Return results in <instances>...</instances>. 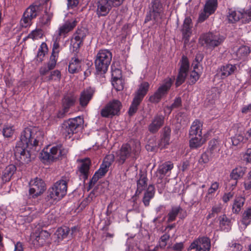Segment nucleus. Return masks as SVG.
Returning <instances> with one entry per match:
<instances>
[{"instance_id":"nucleus-1","label":"nucleus","mask_w":251,"mask_h":251,"mask_svg":"<svg viewBox=\"0 0 251 251\" xmlns=\"http://www.w3.org/2000/svg\"><path fill=\"white\" fill-rule=\"evenodd\" d=\"M44 133L37 127L29 126L21 132L20 140L17 143L28 147H36L43 141Z\"/></svg>"},{"instance_id":"nucleus-2","label":"nucleus","mask_w":251,"mask_h":251,"mask_svg":"<svg viewBox=\"0 0 251 251\" xmlns=\"http://www.w3.org/2000/svg\"><path fill=\"white\" fill-rule=\"evenodd\" d=\"M140 150V145L137 143L123 144L120 150L116 152V160L120 164H124L128 158L135 161L137 158Z\"/></svg>"},{"instance_id":"nucleus-3","label":"nucleus","mask_w":251,"mask_h":251,"mask_svg":"<svg viewBox=\"0 0 251 251\" xmlns=\"http://www.w3.org/2000/svg\"><path fill=\"white\" fill-rule=\"evenodd\" d=\"M69 179L66 176H62L57 181L47 192L46 200L58 201L62 199L67 194V183Z\"/></svg>"},{"instance_id":"nucleus-4","label":"nucleus","mask_w":251,"mask_h":251,"mask_svg":"<svg viewBox=\"0 0 251 251\" xmlns=\"http://www.w3.org/2000/svg\"><path fill=\"white\" fill-rule=\"evenodd\" d=\"M68 151L61 145L53 146L49 149H44L40 153V157L42 160L49 162H53L62 159L65 157Z\"/></svg>"},{"instance_id":"nucleus-5","label":"nucleus","mask_w":251,"mask_h":251,"mask_svg":"<svg viewBox=\"0 0 251 251\" xmlns=\"http://www.w3.org/2000/svg\"><path fill=\"white\" fill-rule=\"evenodd\" d=\"M112 53L107 50H101L97 53L95 65L97 72L100 73H105L112 60Z\"/></svg>"},{"instance_id":"nucleus-6","label":"nucleus","mask_w":251,"mask_h":251,"mask_svg":"<svg viewBox=\"0 0 251 251\" xmlns=\"http://www.w3.org/2000/svg\"><path fill=\"white\" fill-rule=\"evenodd\" d=\"M83 123V119L80 117L70 119L63 123L62 126V132L67 138H70L77 131V129L81 127Z\"/></svg>"},{"instance_id":"nucleus-7","label":"nucleus","mask_w":251,"mask_h":251,"mask_svg":"<svg viewBox=\"0 0 251 251\" xmlns=\"http://www.w3.org/2000/svg\"><path fill=\"white\" fill-rule=\"evenodd\" d=\"M122 108L121 102L118 100H113L109 101L101 110V117L111 118L119 116Z\"/></svg>"},{"instance_id":"nucleus-8","label":"nucleus","mask_w":251,"mask_h":251,"mask_svg":"<svg viewBox=\"0 0 251 251\" xmlns=\"http://www.w3.org/2000/svg\"><path fill=\"white\" fill-rule=\"evenodd\" d=\"M173 82V79L168 77L165 79L162 84L158 88L154 94L149 98V101L152 103H157L161 99L166 95L170 89Z\"/></svg>"},{"instance_id":"nucleus-9","label":"nucleus","mask_w":251,"mask_h":251,"mask_svg":"<svg viewBox=\"0 0 251 251\" xmlns=\"http://www.w3.org/2000/svg\"><path fill=\"white\" fill-rule=\"evenodd\" d=\"M125 0H100L97 3L98 17L106 16L113 6L121 5Z\"/></svg>"},{"instance_id":"nucleus-10","label":"nucleus","mask_w":251,"mask_h":251,"mask_svg":"<svg viewBox=\"0 0 251 251\" xmlns=\"http://www.w3.org/2000/svg\"><path fill=\"white\" fill-rule=\"evenodd\" d=\"M40 10V5L31 4L26 8L20 20V25L22 27L26 28L32 25V21L37 16Z\"/></svg>"},{"instance_id":"nucleus-11","label":"nucleus","mask_w":251,"mask_h":251,"mask_svg":"<svg viewBox=\"0 0 251 251\" xmlns=\"http://www.w3.org/2000/svg\"><path fill=\"white\" fill-rule=\"evenodd\" d=\"M200 39L202 45L205 44L209 49H214L221 45L225 38L219 33L209 32L201 36Z\"/></svg>"},{"instance_id":"nucleus-12","label":"nucleus","mask_w":251,"mask_h":251,"mask_svg":"<svg viewBox=\"0 0 251 251\" xmlns=\"http://www.w3.org/2000/svg\"><path fill=\"white\" fill-rule=\"evenodd\" d=\"M211 240L207 236H199L195 239L188 248V251L196 250V251H210Z\"/></svg>"},{"instance_id":"nucleus-13","label":"nucleus","mask_w":251,"mask_h":251,"mask_svg":"<svg viewBox=\"0 0 251 251\" xmlns=\"http://www.w3.org/2000/svg\"><path fill=\"white\" fill-rule=\"evenodd\" d=\"M30 147L16 144L14 149L16 159L21 164H27L31 161Z\"/></svg>"},{"instance_id":"nucleus-14","label":"nucleus","mask_w":251,"mask_h":251,"mask_svg":"<svg viewBox=\"0 0 251 251\" xmlns=\"http://www.w3.org/2000/svg\"><path fill=\"white\" fill-rule=\"evenodd\" d=\"M78 21L76 19H71L68 20L58 27L55 31V35L65 38L68 36L69 32L72 31L76 26Z\"/></svg>"},{"instance_id":"nucleus-15","label":"nucleus","mask_w":251,"mask_h":251,"mask_svg":"<svg viewBox=\"0 0 251 251\" xmlns=\"http://www.w3.org/2000/svg\"><path fill=\"white\" fill-rule=\"evenodd\" d=\"M87 33L84 27L78 28L74 34L71 40V49L74 52H77Z\"/></svg>"},{"instance_id":"nucleus-16","label":"nucleus","mask_w":251,"mask_h":251,"mask_svg":"<svg viewBox=\"0 0 251 251\" xmlns=\"http://www.w3.org/2000/svg\"><path fill=\"white\" fill-rule=\"evenodd\" d=\"M77 99L76 96L73 92H69L65 94L62 100L63 112L60 111L58 114V118H63L69 109L73 106Z\"/></svg>"},{"instance_id":"nucleus-17","label":"nucleus","mask_w":251,"mask_h":251,"mask_svg":"<svg viewBox=\"0 0 251 251\" xmlns=\"http://www.w3.org/2000/svg\"><path fill=\"white\" fill-rule=\"evenodd\" d=\"M179 64L180 68L176 82V87L180 86L185 81L189 69V63L187 57L183 56Z\"/></svg>"},{"instance_id":"nucleus-18","label":"nucleus","mask_w":251,"mask_h":251,"mask_svg":"<svg viewBox=\"0 0 251 251\" xmlns=\"http://www.w3.org/2000/svg\"><path fill=\"white\" fill-rule=\"evenodd\" d=\"M29 194L33 197H37L42 194L46 189V185L43 180L38 177L31 180L29 183Z\"/></svg>"},{"instance_id":"nucleus-19","label":"nucleus","mask_w":251,"mask_h":251,"mask_svg":"<svg viewBox=\"0 0 251 251\" xmlns=\"http://www.w3.org/2000/svg\"><path fill=\"white\" fill-rule=\"evenodd\" d=\"M79 163L77 167L78 172L79 173V176L84 179L87 180L90 174V166H91V161L89 158H85L81 159H78L77 161Z\"/></svg>"},{"instance_id":"nucleus-20","label":"nucleus","mask_w":251,"mask_h":251,"mask_svg":"<svg viewBox=\"0 0 251 251\" xmlns=\"http://www.w3.org/2000/svg\"><path fill=\"white\" fill-rule=\"evenodd\" d=\"M95 92V89L90 87L82 91L79 98L80 105L82 107H86L92 99Z\"/></svg>"},{"instance_id":"nucleus-21","label":"nucleus","mask_w":251,"mask_h":251,"mask_svg":"<svg viewBox=\"0 0 251 251\" xmlns=\"http://www.w3.org/2000/svg\"><path fill=\"white\" fill-rule=\"evenodd\" d=\"M164 117L162 115H156L148 126V130L151 133H156L163 125Z\"/></svg>"},{"instance_id":"nucleus-22","label":"nucleus","mask_w":251,"mask_h":251,"mask_svg":"<svg viewBox=\"0 0 251 251\" xmlns=\"http://www.w3.org/2000/svg\"><path fill=\"white\" fill-rule=\"evenodd\" d=\"M192 27L193 23L191 18L190 17H186L181 29L183 38L185 39V42L188 41L189 38L192 34Z\"/></svg>"},{"instance_id":"nucleus-23","label":"nucleus","mask_w":251,"mask_h":251,"mask_svg":"<svg viewBox=\"0 0 251 251\" xmlns=\"http://www.w3.org/2000/svg\"><path fill=\"white\" fill-rule=\"evenodd\" d=\"M16 167L13 164L7 166L2 172L1 179L2 183L9 181L16 171Z\"/></svg>"},{"instance_id":"nucleus-24","label":"nucleus","mask_w":251,"mask_h":251,"mask_svg":"<svg viewBox=\"0 0 251 251\" xmlns=\"http://www.w3.org/2000/svg\"><path fill=\"white\" fill-rule=\"evenodd\" d=\"M139 178L137 181V189L135 196H139L147 187L148 178L147 175L142 172L139 174Z\"/></svg>"},{"instance_id":"nucleus-25","label":"nucleus","mask_w":251,"mask_h":251,"mask_svg":"<svg viewBox=\"0 0 251 251\" xmlns=\"http://www.w3.org/2000/svg\"><path fill=\"white\" fill-rule=\"evenodd\" d=\"M173 168V164L171 162H166L159 166L156 173V176L161 180L164 176Z\"/></svg>"},{"instance_id":"nucleus-26","label":"nucleus","mask_w":251,"mask_h":251,"mask_svg":"<svg viewBox=\"0 0 251 251\" xmlns=\"http://www.w3.org/2000/svg\"><path fill=\"white\" fill-rule=\"evenodd\" d=\"M150 87V84L148 82L144 81L139 86V88L135 93L134 98L142 101L147 94Z\"/></svg>"},{"instance_id":"nucleus-27","label":"nucleus","mask_w":251,"mask_h":251,"mask_svg":"<svg viewBox=\"0 0 251 251\" xmlns=\"http://www.w3.org/2000/svg\"><path fill=\"white\" fill-rule=\"evenodd\" d=\"M171 128L166 126L162 129V137L160 140V143L158 144L159 147L162 148H165L170 143Z\"/></svg>"},{"instance_id":"nucleus-28","label":"nucleus","mask_w":251,"mask_h":251,"mask_svg":"<svg viewBox=\"0 0 251 251\" xmlns=\"http://www.w3.org/2000/svg\"><path fill=\"white\" fill-rule=\"evenodd\" d=\"M202 123L199 120H195L189 130V136L202 135Z\"/></svg>"},{"instance_id":"nucleus-29","label":"nucleus","mask_w":251,"mask_h":251,"mask_svg":"<svg viewBox=\"0 0 251 251\" xmlns=\"http://www.w3.org/2000/svg\"><path fill=\"white\" fill-rule=\"evenodd\" d=\"M236 70L234 65L226 64L221 67L218 75L222 78H225L234 73Z\"/></svg>"},{"instance_id":"nucleus-30","label":"nucleus","mask_w":251,"mask_h":251,"mask_svg":"<svg viewBox=\"0 0 251 251\" xmlns=\"http://www.w3.org/2000/svg\"><path fill=\"white\" fill-rule=\"evenodd\" d=\"M220 150L219 143L217 140L213 139L209 141L207 151L211 154L212 156L218 157Z\"/></svg>"},{"instance_id":"nucleus-31","label":"nucleus","mask_w":251,"mask_h":251,"mask_svg":"<svg viewBox=\"0 0 251 251\" xmlns=\"http://www.w3.org/2000/svg\"><path fill=\"white\" fill-rule=\"evenodd\" d=\"M154 194L155 189L154 186L152 185H150L148 186L147 191L144 193L142 200V201L145 206L148 207L149 206L150 201L154 197Z\"/></svg>"},{"instance_id":"nucleus-32","label":"nucleus","mask_w":251,"mask_h":251,"mask_svg":"<svg viewBox=\"0 0 251 251\" xmlns=\"http://www.w3.org/2000/svg\"><path fill=\"white\" fill-rule=\"evenodd\" d=\"M246 199L245 197L239 196L236 197L234 200L232 207V211L233 213L238 214L240 213L242 208L244 205Z\"/></svg>"},{"instance_id":"nucleus-33","label":"nucleus","mask_w":251,"mask_h":251,"mask_svg":"<svg viewBox=\"0 0 251 251\" xmlns=\"http://www.w3.org/2000/svg\"><path fill=\"white\" fill-rule=\"evenodd\" d=\"M191 139L189 141L190 147L191 149H197L201 147L205 142V140L202 135L190 136Z\"/></svg>"},{"instance_id":"nucleus-34","label":"nucleus","mask_w":251,"mask_h":251,"mask_svg":"<svg viewBox=\"0 0 251 251\" xmlns=\"http://www.w3.org/2000/svg\"><path fill=\"white\" fill-rule=\"evenodd\" d=\"M241 11H236L232 9H229L227 19L229 23H235L241 19Z\"/></svg>"},{"instance_id":"nucleus-35","label":"nucleus","mask_w":251,"mask_h":251,"mask_svg":"<svg viewBox=\"0 0 251 251\" xmlns=\"http://www.w3.org/2000/svg\"><path fill=\"white\" fill-rule=\"evenodd\" d=\"M246 171V168L241 166H238L232 170L230 173L231 178L235 180L242 178Z\"/></svg>"},{"instance_id":"nucleus-36","label":"nucleus","mask_w":251,"mask_h":251,"mask_svg":"<svg viewBox=\"0 0 251 251\" xmlns=\"http://www.w3.org/2000/svg\"><path fill=\"white\" fill-rule=\"evenodd\" d=\"M80 68V61L76 57H73L68 66V71L71 74L78 72Z\"/></svg>"},{"instance_id":"nucleus-37","label":"nucleus","mask_w":251,"mask_h":251,"mask_svg":"<svg viewBox=\"0 0 251 251\" xmlns=\"http://www.w3.org/2000/svg\"><path fill=\"white\" fill-rule=\"evenodd\" d=\"M70 230L67 226L59 227L55 233V236L57 239V242H59L63 239L66 238L69 234Z\"/></svg>"},{"instance_id":"nucleus-38","label":"nucleus","mask_w":251,"mask_h":251,"mask_svg":"<svg viewBox=\"0 0 251 251\" xmlns=\"http://www.w3.org/2000/svg\"><path fill=\"white\" fill-rule=\"evenodd\" d=\"M217 6V0H207L205 4L204 9H205L208 14L211 15L215 12Z\"/></svg>"},{"instance_id":"nucleus-39","label":"nucleus","mask_w":251,"mask_h":251,"mask_svg":"<svg viewBox=\"0 0 251 251\" xmlns=\"http://www.w3.org/2000/svg\"><path fill=\"white\" fill-rule=\"evenodd\" d=\"M182 210V209L179 206L173 207L167 215V222L171 223L175 221L177 215Z\"/></svg>"},{"instance_id":"nucleus-40","label":"nucleus","mask_w":251,"mask_h":251,"mask_svg":"<svg viewBox=\"0 0 251 251\" xmlns=\"http://www.w3.org/2000/svg\"><path fill=\"white\" fill-rule=\"evenodd\" d=\"M251 52L250 47L246 46L240 47L236 52L237 57L238 59L246 58Z\"/></svg>"},{"instance_id":"nucleus-41","label":"nucleus","mask_w":251,"mask_h":251,"mask_svg":"<svg viewBox=\"0 0 251 251\" xmlns=\"http://www.w3.org/2000/svg\"><path fill=\"white\" fill-rule=\"evenodd\" d=\"M241 222L246 227L251 223V206L247 208L242 215Z\"/></svg>"},{"instance_id":"nucleus-42","label":"nucleus","mask_w":251,"mask_h":251,"mask_svg":"<svg viewBox=\"0 0 251 251\" xmlns=\"http://www.w3.org/2000/svg\"><path fill=\"white\" fill-rule=\"evenodd\" d=\"M219 224L221 228L224 229H228L231 226V220L226 217L225 214L220 216L219 217Z\"/></svg>"},{"instance_id":"nucleus-43","label":"nucleus","mask_w":251,"mask_h":251,"mask_svg":"<svg viewBox=\"0 0 251 251\" xmlns=\"http://www.w3.org/2000/svg\"><path fill=\"white\" fill-rule=\"evenodd\" d=\"M182 105V100L180 97H176L173 103L170 106H166L164 107V112H166L167 110H169V114H170L173 109L176 108H178Z\"/></svg>"},{"instance_id":"nucleus-44","label":"nucleus","mask_w":251,"mask_h":251,"mask_svg":"<svg viewBox=\"0 0 251 251\" xmlns=\"http://www.w3.org/2000/svg\"><path fill=\"white\" fill-rule=\"evenodd\" d=\"M248 140V138L244 136V133L236 134L232 138V144L234 146H238L242 143H245Z\"/></svg>"},{"instance_id":"nucleus-45","label":"nucleus","mask_w":251,"mask_h":251,"mask_svg":"<svg viewBox=\"0 0 251 251\" xmlns=\"http://www.w3.org/2000/svg\"><path fill=\"white\" fill-rule=\"evenodd\" d=\"M61 73L59 71L56 70L50 72V75L46 77L48 81H56L59 82L61 79Z\"/></svg>"},{"instance_id":"nucleus-46","label":"nucleus","mask_w":251,"mask_h":251,"mask_svg":"<svg viewBox=\"0 0 251 251\" xmlns=\"http://www.w3.org/2000/svg\"><path fill=\"white\" fill-rule=\"evenodd\" d=\"M61 38H60L56 35H54L53 37V45L51 53L59 54L60 50V47L59 45V42Z\"/></svg>"},{"instance_id":"nucleus-47","label":"nucleus","mask_w":251,"mask_h":251,"mask_svg":"<svg viewBox=\"0 0 251 251\" xmlns=\"http://www.w3.org/2000/svg\"><path fill=\"white\" fill-rule=\"evenodd\" d=\"M48 50L47 44L45 43H42L38 49L37 54V57L40 61H42L43 57L45 56Z\"/></svg>"},{"instance_id":"nucleus-48","label":"nucleus","mask_w":251,"mask_h":251,"mask_svg":"<svg viewBox=\"0 0 251 251\" xmlns=\"http://www.w3.org/2000/svg\"><path fill=\"white\" fill-rule=\"evenodd\" d=\"M142 101L134 98L128 110V114L131 116L134 115L137 111L138 106Z\"/></svg>"},{"instance_id":"nucleus-49","label":"nucleus","mask_w":251,"mask_h":251,"mask_svg":"<svg viewBox=\"0 0 251 251\" xmlns=\"http://www.w3.org/2000/svg\"><path fill=\"white\" fill-rule=\"evenodd\" d=\"M52 17V15L48 14L47 13H45L43 15L42 17L39 19V25L41 26L49 25Z\"/></svg>"},{"instance_id":"nucleus-50","label":"nucleus","mask_w":251,"mask_h":251,"mask_svg":"<svg viewBox=\"0 0 251 251\" xmlns=\"http://www.w3.org/2000/svg\"><path fill=\"white\" fill-rule=\"evenodd\" d=\"M15 129L11 125H4L2 129V134L5 137H11L14 134Z\"/></svg>"},{"instance_id":"nucleus-51","label":"nucleus","mask_w":251,"mask_h":251,"mask_svg":"<svg viewBox=\"0 0 251 251\" xmlns=\"http://www.w3.org/2000/svg\"><path fill=\"white\" fill-rule=\"evenodd\" d=\"M241 20L243 23H248L251 21V7L241 11Z\"/></svg>"},{"instance_id":"nucleus-52","label":"nucleus","mask_w":251,"mask_h":251,"mask_svg":"<svg viewBox=\"0 0 251 251\" xmlns=\"http://www.w3.org/2000/svg\"><path fill=\"white\" fill-rule=\"evenodd\" d=\"M151 10L154 14H159L162 8V4L159 0H152L151 1Z\"/></svg>"},{"instance_id":"nucleus-53","label":"nucleus","mask_w":251,"mask_h":251,"mask_svg":"<svg viewBox=\"0 0 251 251\" xmlns=\"http://www.w3.org/2000/svg\"><path fill=\"white\" fill-rule=\"evenodd\" d=\"M42 30L40 29H36L32 30L26 37L24 38V40H26L28 38L35 40L38 38H41L42 36Z\"/></svg>"},{"instance_id":"nucleus-54","label":"nucleus","mask_w":251,"mask_h":251,"mask_svg":"<svg viewBox=\"0 0 251 251\" xmlns=\"http://www.w3.org/2000/svg\"><path fill=\"white\" fill-rule=\"evenodd\" d=\"M112 84L116 91H121L124 89V81L122 78L112 79Z\"/></svg>"},{"instance_id":"nucleus-55","label":"nucleus","mask_w":251,"mask_h":251,"mask_svg":"<svg viewBox=\"0 0 251 251\" xmlns=\"http://www.w3.org/2000/svg\"><path fill=\"white\" fill-rule=\"evenodd\" d=\"M212 158H216L215 156H212L211 154L206 151L202 153L201 155V158L199 160V162L200 164H205L208 163Z\"/></svg>"},{"instance_id":"nucleus-56","label":"nucleus","mask_w":251,"mask_h":251,"mask_svg":"<svg viewBox=\"0 0 251 251\" xmlns=\"http://www.w3.org/2000/svg\"><path fill=\"white\" fill-rule=\"evenodd\" d=\"M58 58V54L51 53L50 60L47 64V66H48L50 69H53L55 67Z\"/></svg>"},{"instance_id":"nucleus-57","label":"nucleus","mask_w":251,"mask_h":251,"mask_svg":"<svg viewBox=\"0 0 251 251\" xmlns=\"http://www.w3.org/2000/svg\"><path fill=\"white\" fill-rule=\"evenodd\" d=\"M110 166L107 163L105 164L104 162L101 164L99 169L96 171V172L99 174L100 176H103L105 174L108 172Z\"/></svg>"},{"instance_id":"nucleus-58","label":"nucleus","mask_w":251,"mask_h":251,"mask_svg":"<svg viewBox=\"0 0 251 251\" xmlns=\"http://www.w3.org/2000/svg\"><path fill=\"white\" fill-rule=\"evenodd\" d=\"M201 71L193 70L191 72L190 80L192 84H194L199 79L201 75Z\"/></svg>"},{"instance_id":"nucleus-59","label":"nucleus","mask_w":251,"mask_h":251,"mask_svg":"<svg viewBox=\"0 0 251 251\" xmlns=\"http://www.w3.org/2000/svg\"><path fill=\"white\" fill-rule=\"evenodd\" d=\"M244 186L246 190L251 189V171L247 174V177L244 182Z\"/></svg>"},{"instance_id":"nucleus-60","label":"nucleus","mask_w":251,"mask_h":251,"mask_svg":"<svg viewBox=\"0 0 251 251\" xmlns=\"http://www.w3.org/2000/svg\"><path fill=\"white\" fill-rule=\"evenodd\" d=\"M101 177H102V176H100L99 174L96 172L90 182H89L88 190L91 189L95 184V183L98 181V180Z\"/></svg>"},{"instance_id":"nucleus-61","label":"nucleus","mask_w":251,"mask_h":251,"mask_svg":"<svg viewBox=\"0 0 251 251\" xmlns=\"http://www.w3.org/2000/svg\"><path fill=\"white\" fill-rule=\"evenodd\" d=\"M219 187V183L218 182H214L211 183L210 188L207 191V195H212L218 189Z\"/></svg>"},{"instance_id":"nucleus-62","label":"nucleus","mask_w":251,"mask_h":251,"mask_svg":"<svg viewBox=\"0 0 251 251\" xmlns=\"http://www.w3.org/2000/svg\"><path fill=\"white\" fill-rule=\"evenodd\" d=\"M112 67V79H118L122 78V72L121 70L119 69L115 68V69H113Z\"/></svg>"},{"instance_id":"nucleus-63","label":"nucleus","mask_w":251,"mask_h":251,"mask_svg":"<svg viewBox=\"0 0 251 251\" xmlns=\"http://www.w3.org/2000/svg\"><path fill=\"white\" fill-rule=\"evenodd\" d=\"M211 15L210 14H208L205 9L203 8V10L201 12L199 15L198 21L199 22H202L207 19L208 17Z\"/></svg>"},{"instance_id":"nucleus-64","label":"nucleus","mask_w":251,"mask_h":251,"mask_svg":"<svg viewBox=\"0 0 251 251\" xmlns=\"http://www.w3.org/2000/svg\"><path fill=\"white\" fill-rule=\"evenodd\" d=\"M170 236L165 234L162 235L160 239V246L161 248L165 247L167 245V242L169 239Z\"/></svg>"}]
</instances>
